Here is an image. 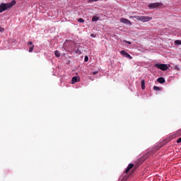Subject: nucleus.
Wrapping results in <instances>:
<instances>
[{
  "label": "nucleus",
  "mask_w": 181,
  "mask_h": 181,
  "mask_svg": "<svg viewBox=\"0 0 181 181\" xmlns=\"http://www.w3.org/2000/svg\"><path fill=\"white\" fill-rule=\"evenodd\" d=\"M16 4V1L15 0H13L10 3H1L0 4V13H2V12L7 11V9H9V8H12V6H13V5H15Z\"/></svg>",
  "instance_id": "1"
},
{
  "label": "nucleus",
  "mask_w": 181,
  "mask_h": 181,
  "mask_svg": "<svg viewBox=\"0 0 181 181\" xmlns=\"http://www.w3.org/2000/svg\"><path fill=\"white\" fill-rule=\"evenodd\" d=\"M132 18L136 19V21H140L141 22H149V21H152V17L149 16H134Z\"/></svg>",
  "instance_id": "2"
},
{
  "label": "nucleus",
  "mask_w": 181,
  "mask_h": 181,
  "mask_svg": "<svg viewBox=\"0 0 181 181\" xmlns=\"http://www.w3.org/2000/svg\"><path fill=\"white\" fill-rule=\"evenodd\" d=\"M154 67H156V69H159L160 70H162L163 71H166V70L168 69V65L165 64H156Z\"/></svg>",
  "instance_id": "3"
},
{
  "label": "nucleus",
  "mask_w": 181,
  "mask_h": 181,
  "mask_svg": "<svg viewBox=\"0 0 181 181\" xmlns=\"http://www.w3.org/2000/svg\"><path fill=\"white\" fill-rule=\"evenodd\" d=\"M159 6H162V3H151L148 6L149 9H155V8H159Z\"/></svg>",
  "instance_id": "4"
},
{
  "label": "nucleus",
  "mask_w": 181,
  "mask_h": 181,
  "mask_svg": "<svg viewBox=\"0 0 181 181\" xmlns=\"http://www.w3.org/2000/svg\"><path fill=\"white\" fill-rule=\"evenodd\" d=\"M120 54H122V56H124V57H127V59H132V57H131V55L128 54V52H125V50H122L120 52Z\"/></svg>",
  "instance_id": "5"
},
{
  "label": "nucleus",
  "mask_w": 181,
  "mask_h": 181,
  "mask_svg": "<svg viewBox=\"0 0 181 181\" xmlns=\"http://www.w3.org/2000/svg\"><path fill=\"white\" fill-rule=\"evenodd\" d=\"M120 22H122V23H125L126 25H132V23L131 22V21L124 18H122L120 19Z\"/></svg>",
  "instance_id": "6"
},
{
  "label": "nucleus",
  "mask_w": 181,
  "mask_h": 181,
  "mask_svg": "<svg viewBox=\"0 0 181 181\" xmlns=\"http://www.w3.org/2000/svg\"><path fill=\"white\" fill-rule=\"evenodd\" d=\"M133 168H134V164H132V163L129 164V165L127 166V169L125 170V172L124 173H126V176H128V173Z\"/></svg>",
  "instance_id": "7"
},
{
  "label": "nucleus",
  "mask_w": 181,
  "mask_h": 181,
  "mask_svg": "<svg viewBox=\"0 0 181 181\" xmlns=\"http://www.w3.org/2000/svg\"><path fill=\"white\" fill-rule=\"evenodd\" d=\"M80 81V77L78 76H74L72 78H71V83L72 84H76V83Z\"/></svg>",
  "instance_id": "8"
},
{
  "label": "nucleus",
  "mask_w": 181,
  "mask_h": 181,
  "mask_svg": "<svg viewBox=\"0 0 181 181\" xmlns=\"http://www.w3.org/2000/svg\"><path fill=\"white\" fill-rule=\"evenodd\" d=\"M127 179H128L127 173H123L122 175L119 177V181H127Z\"/></svg>",
  "instance_id": "9"
},
{
  "label": "nucleus",
  "mask_w": 181,
  "mask_h": 181,
  "mask_svg": "<svg viewBox=\"0 0 181 181\" xmlns=\"http://www.w3.org/2000/svg\"><path fill=\"white\" fill-rule=\"evenodd\" d=\"M158 83H160V84H163L165 83V78L160 77L157 79Z\"/></svg>",
  "instance_id": "10"
},
{
  "label": "nucleus",
  "mask_w": 181,
  "mask_h": 181,
  "mask_svg": "<svg viewBox=\"0 0 181 181\" xmlns=\"http://www.w3.org/2000/svg\"><path fill=\"white\" fill-rule=\"evenodd\" d=\"M174 135H175V136H180V135H181V129L180 130L175 132Z\"/></svg>",
  "instance_id": "11"
},
{
  "label": "nucleus",
  "mask_w": 181,
  "mask_h": 181,
  "mask_svg": "<svg viewBox=\"0 0 181 181\" xmlns=\"http://www.w3.org/2000/svg\"><path fill=\"white\" fill-rule=\"evenodd\" d=\"M141 88L142 90H145V80H141Z\"/></svg>",
  "instance_id": "12"
},
{
  "label": "nucleus",
  "mask_w": 181,
  "mask_h": 181,
  "mask_svg": "<svg viewBox=\"0 0 181 181\" xmlns=\"http://www.w3.org/2000/svg\"><path fill=\"white\" fill-rule=\"evenodd\" d=\"M153 90L155 91H160V88L159 86H154Z\"/></svg>",
  "instance_id": "13"
},
{
  "label": "nucleus",
  "mask_w": 181,
  "mask_h": 181,
  "mask_svg": "<svg viewBox=\"0 0 181 181\" xmlns=\"http://www.w3.org/2000/svg\"><path fill=\"white\" fill-rule=\"evenodd\" d=\"M97 21H98V17L93 16V18H92V21L93 22H97Z\"/></svg>",
  "instance_id": "14"
},
{
  "label": "nucleus",
  "mask_w": 181,
  "mask_h": 181,
  "mask_svg": "<svg viewBox=\"0 0 181 181\" xmlns=\"http://www.w3.org/2000/svg\"><path fill=\"white\" fill-rule=\"evenodd\" d=\"M54 54H55L56 57H59L60 56V52L59 51L56 50L54 52Z\"/></svg>",
  "instance_id": "15"
},
{
  "label": "nucleus",
  "mask_w": 181,
  "mask_h": 181,
  "mask_svg": "<svg viewBox=\"0 0 181 181\" xmlns=\"http://www.w3.org/2000/svg\"><path fill=\"white\" fill-rule=\"evenodd\" d=\"M175 45H181V40H177L175 41Z\"/></svg>",
  "instance_id": "16"
},
{
  "label": "nucleus",
  "mask_w": 181,
  "mask_h": 181,
  "mask_svg": "<svg viewBox=\"0 0 181 181\" xmlns=\"http://www.w3.org/2000/svg\"><path fill=\"white\" fill-rule=\"evenodd\" d=\"M35 47V45H33L31 46L30 48H29V52L30 53H32V52H33V48Z\"/></svg>",
  "instance_id": "17"
},
{
  "label": "nucleus",
  "mask_w": 181,
  "mask_h": 181,
  "mask_svg": "<svg viewBox=\"0 0 181 181\" xmlns=\"http://www.w3.org/2000/svg\"><path fill=\"white\" fill-rule=\"evenodd\" d=\"M123 42H124V43H127V45H132V42H129V41H127V40H124Z\"/></svg>",
  "instance_id": "18"
},
{
  "label": "nucleus",
  "mask_w": 181,
  "mask_h": 181,
  "mask_svg": "<svg viewBox=\"0 0 181 181\" xmlns=\"http://www.w3.org/2000/svg\"><path fill=\"white\" fill-rule=\"evenodd\" d=\"M78 21L80 22L81 23H84V19H83V18H79V19L78 20Z\"/></svg>",
  "instance_id": "19"
},
{
  "label": "nucleus",
  "mask_w": 181,
  "mask_h": 181,
  "mask_svg": "<svg viewBox=\"0 0 181 181\" xmlns=\"http://www.w3.org/2000/svg\"><path fill=\"white\" fill-rule=\"evenodd\" d=\"M84 62L86 63H87V62H88V57H87V56L85 57Z\"/></svg>",
  "instance_id": "20"
},
{
  "label": "nucleus",
  "mask_w": 181,
  "mask_h": 181,
  "mask_svg": "<svg viewBox=\"0 0 181 181\" xmlns=\"http://www.w3.org/2000/svg\"><path fill=\"white\" fill-rule=\"evenodd\" d=\"M28 45L29 46H32L33 45V42H32V41H30V42H28Z\"/></svg>",
  "instance_id": "21"
},
{
  "label": "nucleus",
  "mask_w": 181,
  "mask_h": 181,
  "mask_svg": "<svg viewBox=\"0 0 181 181\" xmlns=\"http://www.w3.org/2000/svg\"><path fill=\"white\" fill-rule=\"evenodd\" d=\"M181 142V137L179 138L177 140V144H180Z\"/></svg>",
  "instance_id": "22"
},
{
  "label": "nucleus",
  "mask_w": 181,
  "mask_h": 181,
  "mask_svg": "<svg viewBox=\"0 0 181 181\" xmlns=\"http://www.w3.org/2000/svg\"><path fill=\"white\" fill-rule=\"evenodd\" d=\"M5 30L4 29V28H2V27H0V32H4Z\"/></svg>",
  "instance_id": "23"
},
{
  "label": "nucleus",
  "mask_w": 181,
  "mask_h": 181,
  "mask_svg": "<svg viewBox=\"0 0 181 181\" xmlns=\"http://www.w3.org/2000/svg\"><path fill=\"white\" fill-rule=\"evenodd\" d=\"M76 53H78V54H81V51H79V49H78L76 50Z\"/></svg>",
  "instance_id": "24"
},
{
  "label": "nucleus",
  "mask_w": 181,
  "mask_h": 181,
  "mask_svg": "<svg viewBox=\"0 0 181 181\" xmlns=\"http://www.w3.org/2000/svg\"><path fill=\"white\" fill-rule=\"evenodd\" d=\"M97 1L98 0H89V2L91 3V2H97Z\"/></svg>",
  "instance_id": "25"
},
{
  "label": "nucleus",
  "mask_w": 181,
  "mask_h": 181,
  "mask_svg": "<svg viewBox=\"0 0 181 181\" xmlns=\"http://www.w3.org/2000/svg\"><path fill=\"white\" fill-rule=\"evenodd\" d=\"M98 74V71H93V76H95V74Z\"/></svg>",
  "instance_id": "26"
}]
</instances>
